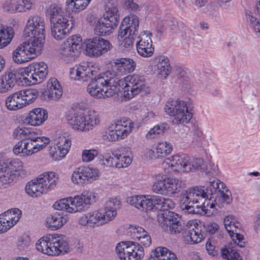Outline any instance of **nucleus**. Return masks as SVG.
Wrapping results in <instances>:
<instances>
[{
  "mask_svg": "<svg viewBox=\"0 0 260 260\" xmlns=\"http://www.w3.org/2000/svg\"><path fill=\"white\" fill-rule=\"evenodd\" d=\"M101 67L94 61H83L76 63L69 70V77L75 81L86 83L88 94L95 99L103 100L117 94L120 88L123 96L133 99L139 94L145 95L151 92V88L143 76L128 75L118 80L110 71L101 73Z\"/></svg>",
  "mask_w": 260,
  "mask_h": 260,
  "instance_id": "nucleus-1",
  "label": "nucleus"
},
{
  "mask_svg": "<svg viewBox=\"0 0 260 260\" xmlns=\"http://www.w3.org/2000/svg\"><path fill=\"white\" fill-rule=\"evenodd\" d=\"M23 36L29 38L18 45L12 52V59L17 64L32 60L42 53L45 41L44 19L38 15L30 16L23 29Z\"/></svg>",
  "mask_w": 260,
  "mask_h": 260,
  "instance_id": "nucleus-2",
  "label": "nucleus"
},
{
  "mask_svg": "<svg viewBox=\"0 0 260 260\" xmlns=\"http://www.w3.org/2000/svg\"><path fill=\"white\" fill-rule=\"evenodd\" d=\"M204 200L202 203V210L207 216L214 214L217 208L223 206V203L230 204L232 202L231 191L225 184L219 179L215 178L210 182L209 185L194 186L189 188L183 195L184 202Z\"/></svg>",
  "mask_w": 260,
  "mask_h": 260,
  "instance_id": "nucleus-3",
  "label": "nucleus"
},
{
  "mask_svg": "<svg viewBox=\"0 0 260 260\" xmlns=\"http://www.w3.org/2000/svg\"><path fill=\"white\" fill-rule=\"evenodd\" d=\"M87 99L75 103L73 107L66 115V121L74 131L79 132H88L93 129L101 123V116L94 109L85 111L89 107Z\"/></svg>",
  "mask_w": 260,
  "mask_h": 260,
  "instance_id": "nucleus-4",
  "label": "nucleus"
},
{
  "mask_svg": "<svg viewBox=\"0 0 260 260\" xmlns=\"http://www.w3.org/2000/svg\"><path fill=\"white\" fill-rule=\"evenodd\" d=\"M104 4L105 13L101 17L92 15L88 17L95 35L102 37L108 36L115 31L120 18L116 0H104Z\"/></svg>",
  "mask_w": 260,
  "mask_h": 260,
  "instance_id": "nucleus-5",
  "label": "nucleus"
},
{
  "mask_svg": "<svg viewBox=\"0 0 260 260\" xmlns=\"http://www.w3.org/2000/svg\"><path fill=\"white\" fill-rule=\"evenodd\" d=\"M97 201V194L90 190L84 191L81 194L70 196L56 201L53 208L59 211H64L69 214H75L86 210Z\"/></svg>",
  "mask_w": 260,
  "mask_h": 260,
  "instance_id": "nucleus-6",
  "label": "nucleus"
},
{
  "mask_svg": "<svg viewBox=\"0 0 260 260\" xmlns=\"http://www.w3.org/2000/svg\"><path fill=\"white\" fill-rule=\"evenodd\" d=\"M35 248L38 252L49 256L63 255L70 251L67 238L59 234L42 237L36 242Z\"/></svg>",
  "mask_w": 260,
  "mask_h": 260,
  "instance_id": "nucleus-7",
  "label": "nucleus"
},
{
  "mask_svg": "<svg viewBox=\"0 0 260 260\" xmlns=\"http://www.w3.org/2000/svg\"><path fill=\"white\" fill-rule=\"evenodd\" d=\"M140 19L136 14L131 13L122 19L117 36V45L119 50L126 52L133 48V37L138 31Z\"/></svg>",
  "mask_w": 260,
  "mask_h": 260,
  "instance_id": "nucleus-8",
  "label": "nucleus"
},
{
  "mask_svg": "<svg viewBox=\"0 0 260 260\" xmlns=\"http://www.w3.org/2000/svg\"><path fill=\"white\" fill-rule=\"evenodd\" d=\"M59 175L53 171H47L40 174L25 185L26 193L34 198H37L54 190L59 181Z\"/></svg>",
  "mask_w": 260,
  "mask_h": 260,
  "instance_id": "nucleus-9",
  "label": "nucleus"
},
{
  "mask_svg": "<svg viewBox=\"0 0 260 260\" xmlns=\"http://www.w3.org/2000/svg\"><path fill=\"white\" fill-rule=\"evenodd\" d=\"M48 74V67L43 61L34 62L27 67L17 69L19 84L30 86L42 82Z\"/></svg>",
  "mask_w": 260,
  "mask_h": 260,
  "instance_id": "nucleus-10",
  "label": "nucleus"
},
{
  "mask_svg": "<svg viewBox=\"0 0 260 260\" xmlns=\"http://www.w3.org/2000/svg\"><path fill=\"white\" fill-rule=\"evenodd\" d=\"M152 190L159 194L171 196L178 193L184 187L183 181L176 177H169L162 173L152 176Z\"/></svg>",
  "mask_w": 260,
  "mask_h": 260,
  "instance_id": "nucleus-11",
  "label": "nucleus"
},
{
  "mask_svg": "<svg viewBox=\"0 0 260 260\" xmlns=\"http://www.w3.org/2000/svg\"><path fill=\"white\" fill-rule=\"evenodd\" d=\"M164 110L173 117L172 122L175 125L188 123L192 117L188 104L178 99H169L166 103Z\"/></svg>",
  "mask_w": 260,
  "mask_h": 260,
  "instance_id": "nucleus-12",
  "label": "nucleus"
},
{
  "mask_svg": "<svg viewBox=\"0 0 260 260\" xmlns=\"http://www.w3.org/2000/svg\"><path fill=\"white\" fill-rule=\"evenodd\" d=\"M134 128V124L128 118H123L111 123L103 134V139L108 141H116L126 138Z\"/></svg>",
  "mask_w": 260,
  "mask_h": 260,
  "instance_id": "nucleus-13",
  "label": "nucleus"
},
{
  "mask_svg": "<svg viewBox=\"0 0 260 260\" xmlns=\"http://www.w3.org/2000/svg\"><path fill=\"white\" fill-rule=\"evenodd\" d=\"M114 252L119 260H142L145 255L144 249L141 245L129 240L116 243Z\"/></svg>",
  "mask_w": 260,
  "mask_h": 260,
  "instance_id": "nucleus-14",
  "label": "nucleus"
},
{
  "mask_svg": "<svg viewBox=\"0 0 260 260\" xmlns=\"http://www.w3.org/2000/svg\"><path fill=\"white\" fill-rule=\"evenodd\" d=\"M112 220L103 207H101L82 214L78 219V223L83 226L95 228L102 226Z\"/></svg>",
  "mask_w": 260,
  "mask_h": 260,
  "instance_id": "nucleus-15",
  "label": "nucleus"
},
{
  "mask_svg": "<svg viewBox=\"0 0 260 260\" xmlns=\"http://www.w3.org/2000/svg\"><path fill=\"white\" fill-rule=\"evenodd\" d=\"M82 39L79 35H73L67 39L58 49L60 57L66 62L74 61L82 46Z\"/></svg>",
  "mask_w": 260,
  "mask_h": 260,
  "instance_id": "nucleus-16",
  "label": "nucleus"
},
{
  "mask_svg": "<svg viewBox=\"0 0 260 260\" xmlns=\"http://www.w3.org/2000/svg\"><path fill=\"white\" fill-rule=\"evenodd\" d=\"M101 36L85 40L83 43L84 53L87 56L97 58L109 51L111 48L110 42Z\"/></svg>",
  "mask_w": 260,
  "mask_h": 260,
  "instance_id": "nucleus-17",
  "label": "nucleus"
},
{
  "mask_svg": "<svg viewBox=\"0 0 260 260\" xmlns=\"http://www.w3.org/2000/svg\"><path fill=\"white\" fill-rule=\"evenodd\" d=\"M100 171L96 168L81 166L74 169L71 176L72 182L77 185L92 183L99 179Z\"/></svg>",
  "mask_w": 260,
  "mask_h": 260,
  "instance_id": "nucleus-18",
  "label": "nucleus"
},
{
  "mask_svg": "<svg viewBox=\"0 0 260 260\" xmlns=\"http://www.w3.org/2000/svg\"><path fill=\"white\" fill-rule=\"evenodd\" d=\"M189 156L184 153H178L166 158L161 163V168L166 173H188Z\"/></svg>",
  "mask_w": 260,
  "mask_h": 260,
  "instance_id": "nucleus-19",
  "label": "nucleus"
},
{
  "mask_svg": "<svg viewBox=\"0 0 260 260\" xmlns=\"http://www.w3.org/2000/svg\"><path fill=\"white\" fill-rule=\"evenodd\" d=\"M224 227L234 243L240 247H244L246 244L244 236L241 233V223L236 217L229 215L225 216L223 220Z\"/></svg>",
  "mask_w": 260,
  "mask_h": 260,
  "instance_id": "nucleus-20",
  "label": "nucleus"
},
{
  "mask_svg": "<svg viewBox=\"0 0 260 260\" xmlns=\"http://www.w3.org/2000/svg\"><path fill=\"white\" fill-rule=\"evenodd\" d=\"M186 231L183 238L185 243L195 244L201 242L204 239L201 222L198 219L189 220L186 225Z\"/></svg>",
  "mask_w": 260,
  "mask_h": 260,
  "instance_id": "nucleus-21",
  "label": "nucleus"
},
{
  "mask_svg": "<svg viewBox=\"0 0 260 260\" xmlns=\"http://www.w3.org/2000/svg\"><path fill=\"white\" fill-rule=\"evenodd\" d=\"M157 220L162 227L169 228L171 233H179L183 230L179 215L173 211H166L157 215Z\"/></svg>",
  "mask_w": 260,
  "mask_h": 260,
  "instance_id": "nucleus-22",
  "label": "nucleus"
},
{
  "mask_svg": "<svg viewBox=\"0 0 260 260\" xmlns=\"http://www.w3.org/2000/svg\"><path fill=\"white\" fill-rule=\"evenodd\" d=\"M150 64L154 74L161 79H166L172 70L170 59L164 55L154 56L150 60Z\"/></svg>",
  "mask_w": 260,
  "mask_h": 260,
  "instance_id": "nucleus-23",
  "label": "nucleus"
},
{
  "mask_svg": "<svg viewBox=\"0 0 260 260\" xmlns=\"http://www.w3.org/2000/svg\"><path fill=\"white\" fill-rule=\"evenodd\" d=\"M152 34L149 30L142 31L138 37L136 48L138 53L143 57H151L154 51L151 39Z\"/></svg>",
  "mask_w": 260,
  "mask_h": 260,
  "instance_id": "nucleus-24",
  "label": "nucleus"
},
{
  "mask_svg": "<svg viewBox=\"0 0 260 260\" xmlns=\"http://www.w3.org/2000/svg\"><path fill=\"white\" fill-rule=\"evenodd\" d=\"M125 235L130 239L137 241L143 248L148 247L152 243L149 234L144 228L137 225H130L125 230Z\"/></svg>",
  "mask_w": 260,
  "mask_h": 260,
  "instance_id": "nucleus-25",
  "label": "nucleus"
},
{
  "mask_svg": "<svg viewBox=\"0 0 260 260\" xmlns=\"http://www.w3.org/2000/svg\"><path fill=\"white\" fill-rule=\"evenodd\" d=\"M21 215V211L16 208L0 214V235L8 232L15 225Z\"/></svg>",
  "mask_w": 260,
  "mask_h": 260,
  "instance_id": "nucleus-26",
  "label": "nucleus"
},
{
  "mask_svg": "<svg viewBox=\"0 0 260 260\" xmlns=\"http://www.w3.org/2000/svg\"><path fill=\"white\" fill-rule=\"evenodd\" d=\"M2 170L4 173L8 172L15 178L24 177L26 175L23 162L18 158H12L1 160Z\"/></svg>",
  "mask_w": 260,
  "mask_h": 260,
  "instance_id": "nucleus-27",
  "label": "nucleus"
},
{
  "mask_svg": "<svg viewBox=\"0 0 260 260\" xmlns=\"http://www.w3.org/2000/svg\"><path fill=\"white\" fill-rule=\"evenodd\" d=\"M50 24L51 35L56 40L65 38L73 27L72 24L70 26L69 18H62Z\"/></svg>",
  "mask_w": 260,
  "mask_h": 260,
  "instance_id": "nucleus-28",
  "label": "nucleus"
},
{
  "mask_svg": "<svg viewBox=\"0 0 260 260\" xmlns=\"http://www.w3.org/2000/svg\"><path fill=\"white\" fill-rule=\"evenodd\" d=\"M63 90L62 86L55 78H51L47 83L44 92L45 100L49 101H57L61 99Z\"/></svg>",
  "mask_w": 260,
  "mask_h": 260,
  "instance_id": "nucleus-29",
  "label": "nucleus"
},
{
  "mask_svg": "<svg viewBox=\"0 0 260 260\" xmlns=\"http://www.w3.org/2000/svg\"><path fill=\"white\" fill-rule=\"evenodd\" d=\"M125 202L140 211L150 212V194H133L126 198Z\"/></svg>",
  "mask_w": 260,
  "mask_h": 260,
  "instance_id": "nucleus-30",
  "label": "nucleus"
},
{
  "mask_svg": "<svg viewBox=\"0 0 260 260\" xmlns=\"http://www.w3.org/2000/svg\"><path fill=\"white\" fill-rule=\"evenodd\" d=\"M173 149L171 143L159 141L154 144L152 149L148 150L147 154L151 158L161 159L170 155Z\"/></svg>",
  "mask_w": 260,
  "mask_h": 260,
  "instance_id": "nucleus-31",
  "label": "nucleus"
},
{
  "mask_svg": "<svg viewBox=\"0 0 260 260\" xmlns=\"http://www.w3.org/2000/svg\"><path fill=\"white\" fill-rule=\"evenodd\" d=\"M136 63L134 60L129 57L118 58L114 60L113 70L119 75H123L132 73L135 70Z\"/></svg>",
  "mask_w": 260,
  "mask_h": 260,
  "instance_id": "nucleus-32",
  "label": "nucleus"
},
{
  "mask_svg": "<svg viewBox=\"0 0 260 260\" xmlns=\"http://www.w3.org/2000/svg\"><path fill=\"white\" fill-rule=\"evenodd\" d=\"M69 220V216L66 213L55 212L49 215L45 219V226L51 231L61 229Z\"/></svg>",
  "mask_w": 260,
  "mask_h": 260,
  "instance_id": "nucleus-33",
  "label": "nucleus"
},
{
  "mask_svg": "<svg viewBox=\"0 0 260 260\" xmlns=\"http://www.w3.org/2000/svg\"><path fill=\"white\" fill-rule=\"evenodd\" d=\"M18 79L17 70L16 73L12 72H6L0 76V93H6L10 91L14 87Z\"/></svg>",
  "mask_w": 260,
  "mask_h": 260,
  "instance_id": "nucleus-34",
  "label": "nucleus"
},
{
  "mask_svg": "<svg viewBox=\"0 0 260 260\" xmlns=\"http://www.w3.org/2000/svg\"><path fill=\"white\" fill-rule=\"evenodd\" d=\"M41 134L42 131L36 128L34 134L29 140L34 154L46 148L50 142L49 137L41 136Z\"/></svg>",
  "mask_w": 260,
  "mask_h": 260,
  "instance_id": "nucleus-35",
  "label": "nucleus"
},
{
  "mask_svg": "<svg viewBox=\"0 0 260 260\" xmlns=\"http://www.w3.org/2000/svg\"><path fill=\"white\" fill-rule=\"evenodd\" d=\"M48 118L47 111L43 108H37L30 111L26 118V122L31 126L41 125Z\"/></svg>",
  "mask_w": 260,
  "mask_h": 260,
  "instance_id": "nucleus-36",
  "label": "nucleus"
},
{
  "mask_svg": "<svg viewBox=\"0 0 260 260\" xmlns=\"http://www.w3.org/2000/svg\"><path fill=\"white\" fill-rule=\"evenodd\" d=\"M13 154L18 156L27 157L34 154L29 140H21L16 143L12 149Z\"/></svg>",
  "mask_w": 260,
  "mask_h": 260,
  "instance_id": "nucleus-37",
  "label": "nucleus"
},
{
  "mask_svg": "<svg viewBox=\"0 0 260 260\" xmlns=\"http://www.w3.org/2000/svg\"><path fill=\"white\" fill-rule=\"evenodd\" d=\"M46 16L49 18L50 23L69 17L63 15L61 7L57 4L52 3L47 6L46 9Z\"/></svg>",
  "mask_w": 260,
  "mask_h": 260,
  "instance_id": "nucleus-38",
  "label": "nucleus"
},
{
  "mask_svg": "<svg viewBox=\"0 0 260 260\" xmlns=\"http://www.w3.org/2000/svg\"><path fill=\"white\" fill-rule=\"evenodd\" d=\"M113 155L116 160L115 168L117 169L125 168L128 167L132 162L133 155L131 151L124 150L121 153L113 152Z\"/></svg>",
  "mask_w": 260,
  "mask_h": 260,
  "instance_id": "nucleus-39",
  "label": "nucleus"
},
{
  "mask_svg": "<svg viewBox=\"0 0 260 260\" xmlns=\"http://www.w3.org/2000/svg\"><path fill=\"white\" fill-rule=\"evenodd\" d=\"M15 35L14 29L11 26L0 25V49L8 46Z\"/></svg>",
  "mask_w": 260,
  "mask_h": 260,
  "instance_id": "nucleus-40",
  "label": "nucleus"
},
{
  "mask_svg": "<svg viewBox=\"0 0 260 260\" xmlns=\"http://www.w3.org/2000/svg\"><path fill=\"white\" fill-rule=\"evenodd\" d=\"M18 91L8 96L5 100L7 109L10 111H16L24 107Z\"/></svg>",
  "mask_w": 260,
  "mask_h": 260,
  "instance_id": "nucleus-41",
  "label": "nucleus"
},
{
  "mask_svg": "<svg viewBox=\"0 0 260 260\" xmlns=\"http://www.w3.org/2000/svg\"><path fill=\"white\" fill-rule=\"evenodd\" d=\"M189 188H187L183 192L181 196V202L183 204L182 207V210H186L188 213H199L206 215L202 210V203L204 202V200L201 201V200H200L199 202H190L188 203L184 202L182 201L183 195Z\"/></svg>",
  "mask_w": 260,
  "mask_h": 260,
  "instance_id": "nucleus-42",
  "label": "nucleus"
},
{
  "mask_svg": "<svg viewBox=\"0 0 260 260\" xmlns=\"http://www.w3.org/2000/svg\"><path fill=\"white\" fill-rule=\"evenodd\" d=\"M103 207L114 220L117 214V210L121 207L120 200L118 198H111Z\"/></svg>",
  "mask_w": 260,
  "mask_h": 260,
  "instance_id": "nucleus-43",
  "label": "nucleus"
},
{
  "mask_svg": "<svg viewBox=\"0 0 260 260\" xmlns=\"http://www.w3.org/2000/svg\"><path fill=\"white\" fill-rule=\"evenodd\" d=\"M31 239L27 234H23L18 236L14 243L15 249L19 252H23L27 250L31 245Z\"/></svg>",
  "mask_w": 260,
  "mask_h": 260,
  "instance_id": "nucleus-44",
  "label": "nucleus"
},
{
  "mask_svg": "<svg viewBox=\"0 0 260 260\" xmlns=\"http://www.w3.org/2000/svg\"><path fill=\"white\" fill-rule=\"evenodd\" d=\"M91 0H67V9L73 12L78 13L88 6Z\"/></svg>",
  "mask_w": 260,
  "mask_h": 260,
  "instance_id": "nucleus-45",
  "label": "nucleus"
},
{
  "mask_svg": "<svg viewBox=\"0 0 260 260\" xmlns=\"http://www.w3.org/2000/svg\"><path fill=\"white\" fill-rule=\"evenodd\" d=\"M20 95L24 107L33 103L39 94L38 91L36 89H26L18 91Z\"/></svg>",
  "mask_w": 260,
  "mask_h": 260,
  "instance_id": "nucleus-46",
  "label": "nucleus"
},
{
  "mask_svg": "<svg viewBox=\"0 0 260 260\" xmlns=\"http://www.w3.org/2000/svg\"><path fill=\"white\" fill-rule=\"evenodd\" d=\"M169 127L166 123L158 124L151 128L145 135L147 140H152L162 135L164 133L169 129Z\"/></svg>",
  "mask_w": 260,
  "mask_h": 260,
  "instance_id": "nucleus-47",
  "label": "nucleus"
},
{
  "mask_svg": "<svg viewBox=\"0 0 260 260\" xmlns=\"http://www.w3.org/2000/svg\"><path fill=\"white\" fill-rule=\"evenodd\" d=\"M36 128L25 127H18L13 132V137L15 139L30 140Z\"/></svg>",
  "mask_w": 260,
  "mask_h": 260,
  "instance_id": "nucleus-48",
  "label": "nucleus"
},
{
  "mask_svg": "<svg viewBox=\"0 0 260 260\" xmlns=\"http://www.w3.org/2000/svg\"><path fill=\"white\" fill-rule=\"evenodd\" d=\"M54 145L56 146V148H58L60 150L64 148L66 153L68 154L71 145V141L68 135L58 134L54 138Z\"/></svg>",
  "mask_w": 260,
  "mask_h": 260,
  "instance_id": "nucleus-49",
  "label": "nucleus"
},
{
  "mask_svg": "<svg viewBox=\"0 0 260 260\" xmlns=\"http://www.w3.org/2000/svg\"><path fill=\"white\" fill-rule=\"evenodd\" d=\"M98 159L102 166L106 167H115L116 160L113 155V152L107 151L103 154H99Z\"/></svg>",
  "mask_w": 260,
  "mask_h": 260,
  "instance_id": "nucleus-50",
  "label": "nucleus"
},
{
  "mask_svg": "<svg viewBox=\"0 0 260 260\" xmlns=\"http://www.w3.org/2000/svg\"><path fill=\"white\" fill-rule=\"evenodd\" d=\"M220 252L222 257L226 260H236L240 257L236 250L230 245L225 246L221 248Z\"/></svg>",
  "mask_w": 260,
  "mask_h": 260,
  "instance_id": "nucleus-51",
  "label": "nucleus"
},
{
  "mask_svg": "<svg viewBox=\"0 0 260 260\" xmlns=\"http://www.w3.org/2000/svg\"><path fill=\"white\" fill-rule=\"evenodd\" d=\"M19 0H5L2 4L3 9L8 12L15 13L19 12Z\"/></svg>",
  "mask_w": 260,
  "mask_h": 260,
  "instance_id": "nucleus-52",
  "label": "nucleus"
},
{
  "mask_svg": "<svg viewBox=\"0 0 260 260\" xmlns=\"http://www.w3.org/2000/svg\"><path fill=\"white\" fill-rule=\"evenodd\" d=\"M99 156V151L97 149L92 148L83 149L81 154V158L83 162H89L94 159L95 157Z\"/></svg>",
  "mask_w": 260,
  "mask_h": 260,
  "instance_id": "nucleus-53",
  "label": "nucleus"
},
{
  "mask_svg": "<svg viewBox=\"0 0 260 260\" xmlns=\"http://www.w3.org/2000/svg\"><path fill=\"white\" fill-rule=\"evenodd\" d=\"M0 175V190H4L8 188L14 182L15 179L12 175L8 172Z\"/></svg>",
  "mask_w": 260,
  "mask_h": 260,
  "instance_id": "nucleus-54",
  "label": "nucleus"
},
{
  "mask_svg": "<svg viewBox=\"0 0 260 260\" xmlns=\"http://www.w3.org/2000/svg\"><path fill=\"white\" fill-rule=\"evenodd\" d=\"M62 149L56 148V146L55 145L51 147L49 150V156L51 159L54 161H59L63 159L67 154L64 148H62Z\"/></svg>",
  "mask_w": 260,
  "mask_h": 260,
  "instance_id": "nucleus-55",
  "label": "nucleus"
},
{
  "mask_svg": "<svg viewBox=\"0 0 260 260\" xmlns=\"http://www.w3.org/2000/svg\"><path fill=\"white\" fill-rule=\"evenodd\" d=\"M165 201V198L156 195H150V211L154 210H160L162 208V204Z\"/></svg>",
  "mask_w": 260,
  "mask_h": 260,
  "instance_id": "nucleus-56",
  "label": "nucleus"
},
{
  "mask_svg": "<svg viewBox=\"0 0 260 260\" xmlns=\"http://www.w3.org/2000/svg\"><path fill=\"white\" fill-rule=\"evenodd\" d=\"M178 83L182 86V87L185 90L189 89L191 85V83L189 76V74L184 70L180 72L178 76Z\"/></svg>",
  "mask_w": 260,
  "mask_h": 260,
  "instance_id": "nucleus-57",
  "label": "nucleus"
},
{
  "mask_svg": "<svg viewBox=\"0 0 260 260\" xmlns=\"http://www.w3.org/2000/svg\"><path fill=\"white\" fill-rule=\"evenodd\" d=\"M166 249L161 246L155 248L151 251L147 260H164Z\"/></svg>",
  "mask_w": 260,
  "mask_h": 260,
  "instance_id": "nucleus-58",
  "label": "nucleus"
},
{
  "mask_svg": "<svg viewBox=\"0 0 260 260\" xmlns=\"http://www.w3.org/2000/svg\"><path fill=\"white\" fill-rule=\"evenodd\" d=\"M204 165V160L201 158H190L189 156V161L187 166H189L190 172L197 169H201Z\"/></svg>",
  "mask_w": 260,
  "mask_h": 260,
  "instance_id": "nucleus-59",
  "label": "nucleus"
},
{
  "mask_svg": "<svg viewBox=\"0 0 260 260\" xmlns=\"http://www.w3.org/2000/svg\"><path fill=\"white\" fill-rule=\"evenodd\" d=\"M248 20L250 28L258 35H260V20L252 15H249Z\"/></svg>",
  "mask_w": 260,
  "mask_h": 260,
  "instance_id": "nucleus-60",
  "label": "nucleus"
},
{
  "mask_svg": "<svg viewBox=\"0 0 260 260\" xmlns=\"http://www.w3.org/2000/svg\"><path fill=\"white\" fill-rule=\"evenodd\" d=\"M177 21L175 20H167L164 22V24L166 25L165 28H161L160 26L161 24H158L157 27V30L160 34L165 32V29H167V26L170 27V29L175 30L176 29L177 26L176 25Z\"/></svg>",
  "mask_w": 260,
  "mask_h": 260,
  "instance_id": "nucleus-61",
  "label": "nucleus"
},
{
  "mask_svg": "<svg viewBox=\"0 0 260 260\" xmlns=\"http://www.w3.org/2000/svg\"><path fill=\"white\" fill-rule=\"evenodd\" d=\"M33 3L31 0H19V12H26L32 9Z\"/></svg>",
  "mask_w": 260,
  "mask_h": 260,
  "instance_id": "nucleus-62",
  "label": "nucleus"
},
{
  "mask_svg": "<svg viewBox=\"0 0 260 260\" xmlns=\"http://www.w3.org/2000/svg\"><path fill=\"white\" fill-rule=\"evenodd\" d=\"M156 116V114L153 111L148 110L141 115V118L143 122L148 123L153 121Z\"/></svg>",
  "mask_w": 260,
  "mask_h": 260,
  "instance_id": "nucleus-63",
  "label": "nucleus"
},
{
  "mask_svg": "<svg viewBox=\"0 0 260 260\" xmlns=\"http://www.w3.org/2000/svg\"><path fill=\"white\" fill-rule=\"evenodd\" d=\"M205 229L210 234H215L219 229V225L215 222H208L204 224Z\"/></svg>",
  "mask_w": 260,
  "mask_h": 260,
  "instance_id": "nucleus-64",
  "label": "nucleus"
}]
</instances>
